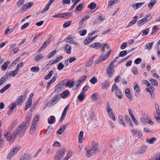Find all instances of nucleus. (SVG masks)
Masks as SVG:
<instances>
[{
	"label": "nucleus",
	"instance_id": "1",
	"mask_svg": "<svg viewBox=\"0 0 160 160\" xmlns=\"http://www.w3.org/2000/svg\"><path fill=\"white\" fill-rule=\"evenodd\" d=\"M28 126H27V124H26L24 122H23L19 125L18 128L15 130L12 135H11V133L10 132L5 131L4 135L8 141L12 142L17 137V135L19 134L22 130H25L26 129Z\"/></svg>",
	"mask_w": 160,
	"mask_h": 160
},
{
	"label": "nucleus",
	"instance_id": "2",
	"mask_svg": "<svg viewBox=\"0 0 160 160\" xmlns=\"http://www.w3.org/2000/svg\"><path fill=\"white\" fill-rule=\"evenodd\" d=\"M66 150L64 148L59 149L55 154L54 160H60L64 156Z\"/></svg>",
	"mask_w": 160,
	"mask_h": 160
},
{
	"label": "nucleus",
	"instance_id": "3",
	"mask_svg": "<svg viewBox=\"0 0 160 160\" xmlns=\"http://www.w3.org/2000/svg\"><path fill=\"white\" fill-rule=\"evenodd\" d=\"M151 18V14H147L145 16L144 18L139 20L138 21L137 25L139 27L141 26L147 22V21H149Z\"/></svg>",
	"mask_w": 160,
	"mask_h": 160
},
{
	"label": "nucleus",
	"instance_id": "4",
	"mask_svg": "<svg viewBox=\"0 0 160 160\" xmlns=\"http://www.w3.org/2000/svg\"><path fill=\"white\" fill-rule=\"evenodd\" d=\"M110 51L111 50H110L105 55L103 54L99 56L98 59L95 61V64H98L100 62H102L108 58L110 55Z\"/></svg>",
	"mask_w": 160,
	"mask_h": 160
},
{
	"label": "nucleus",
	"instance_id": "5",
	"mask_svg": "<svg viewBox=\"0 0 160 160\" xmlns=\"http://www.w3.org/2000/svg\"><path fill=\"white\" fill-rule=\"evenodd\" d=\"M60 98L59 94L55 95L50 101L49 103L52 106L57 103Z\"/></svg>",
	"mask_w": 160,
	"mask_h": 160
},
{
	"label": "nucleus",
	"instance_id": "6",
	"mask_svg": "<svg viewBox=\"0 0 160 160\" xmlns=\"http://www.w3.org/2000/svg\"><path fill=\"white\" fill-rule=\"evenodd\" d=\"M114 68V65H112L111 64L106 69V72L108 74L109 78H111L112 77L113 73L114 72L113 69Z\"/></svg>",
	"mask_w": 160,
	"mask_h": 160
},
{
	"label": "nucleus",
	"instance_id": "7",
	"mask_svg": "<svg viewBox=\"0 0 160 160\" xmlns=\"http://www.w3.org/2000/svg\"><path fill=\"white\" fill-rule=\"evenodd\" d=\"M110 82L108 79L106 80L104 82H102L101 85L102 88L103 89L108 90L110 86Z\"/></svg>",
	"mask_w": 160,
	"mask_h": 160
},
{
	"label": "nucleus",
	"instance_id": "8",
	"mask_svg": "<svg viewBox=\"0 0 160 160\" xmlns=\"http://www.w3.org/2000/svg\"><path fill=\"white\" fill-rule=\"evenodd\" d=\"M131 131L134 136L137 137L138 138H140L142 135V133L141 132H138L137 130L131 129Z\"/></svg>",
	"mask_w": 160,
	"mask_h": 160
},
{
	"label": "nucleus",
	"instance_id": "9",
	"mask_svg": "<svg viewBox=\"0 0 160 160\" xmlns=\"http://www.w3.org/2000/svg\"><path fill=\"white\" fill-rule=\"evenodd\" d=\"M85 150L86 151V156L88 158L91 157L92 155L96 154V153H98V152H95L94 150L92 148L90 150H87L85 148Z\"/></svg>",
	"mask_w": 160,
	"mask_h": 160
},
{
	"label": "nucleus",
	"instance_id": "10",
	"mask_svg": "<svg viewBox=\"0 0 160 160\" xmlns=\"http://www.w3.org/2000/svg\"><path fill=\"white\" fill-rule=\"evenodd\" d=\"M115 147H114L115 149H116V150H119L120 149L122 148L123 145V144L121 141H118L115 143Z\"/></svg>",
	"mask_w": 160,
	"mask_h": 160
},
{
	"label": "nucleus",
	"instance_id": "11",
	"mask_svg": "<svg viewBox=\"0 0 160 160\" xmlns=\"http://www.w3.org/2000/svg\"><path fill=\"white\" fill-rule=\"evenodd\" d=\"M102 46V43L97 42L94 43L93 44L89 45V47L92 48L96 49H98L99 48L101 47Z\"/></svg>",
	"mask_w": 160,
	"mask_h": 160
},
{
	"label": "nucleus",
	"instance_id": "12",
	"mask_svg": "<svg viewBox=\"0 0 160 160\" xmlns=\"http://www.w3.org/2000/svg\"><path fill=\"white\" fill-rule=\"evenodd\" d=\"M70 107V105L69 104H68L66 106L65 108L62 113V114L61 116V118H60V121L61 122L62 121V120L63 119V118H64L65 117V115L66 114V112L67 111V110L69 109Z\"/></svg>",
	"mask_w": 160,
	"mask_h": 160
},
{
	"label": "nucleus",
	"instance_id": "13",
	"mask_svg": "<svg viewBox=\"0 0 160 160\" xmlns=\"http://www.w3.org/2000/svg\"><path fill=\"white\" fill-rule=\"evenodd\" d=\"M125 93L127 97L130 100H132V98L131 94L130 92V90L129 88H128L126 89Z\"/></svg>",
	"mask_w": 160,
	"mask_h": 160
},
{
	"label": "nucleus",
	"instance_id": "14",
	"mask_svg": "<svg viewBox=\"0 0 160 160\" xmlns=\"http://www.w3.org/2000/svg\"><path fill=\"white\" fill-rule=\"evenodd\" d=\"M32 103V98L29 97L28 99V101L26 102V105L25 106L24 109L25 110H27L29 108L30 106Z\"/></svg>",
	"mask_w": 160,
	"mask_h": 160
},
{
	"label": "nucleus",
	"instance_id": "15",
	"mask_svg": "<svg viewBox=\"0 0 160 160\" xmlns=\"http://www.w3.org/2000/svg\"><path fill=\"white\" fill-rule=\"evenodd\" d=\"M36 124L34 122H32L30 129V134H32L34 133L36 130Z\"/></svg>",
	"mask_w": 160,
	"mask_h": 160
},
{
	"label": "nucleus",
	"instance_id": "16",
	"mask_svg": "<svg viewBox=\"0 0 160 160\" xmlns=\"http://www.w3.org/2000/svg\"><path fill=\"white\" fill-rule=\"evenodd\" d=\"M147 148V147L145 146L141 147L137 151V153L139 154L144 153Z\"/></svg>",
	"mask_w": 160,
	"mask_h": 160
},
{
	"label": "nucleus",
	"instance_id": "17",
	"mask_svg": "<svg viewBox=\"0 0 160 160\" xmlns=\"http://www.w3.org/2000/svg\"><path fill=\"white\" fill-rule=\"evenodd\" d=\"M66 52L68 54H71V48L69 45L67 44L64 47Z\"/></svg>",
	"mask_w": 160,
	"mask_h": 160
},
{
	"label": "nucleus",
	"instance_id": "18",
	"mask_svg": "<svg viewBox=\"0 0 160 160\" xmlns=\"http://www.w3.org/2000/svg\"><path fill=\"white\" fill-rule=\"evenodd\" d=\"M154 118L158 123H160V111H156L154 114Z\"/></svg>",
	"mask_w": 160,
	"mask_h": 160
},
{
	"label": "nucleus",
	"instance_id": "19",
	"mask_svg": "<svg viewBox=\"0 0 160 160\" xmlns=\"http://www.w3.org/2000/svg\"><path fill=\"white\" fill-rule=\"evenodd\" d=\"M57 78V76H54L52 78L48 83V85L46 87V89L48 90L49 89L51 84L53 83L56 81Z\"/></svg>",
	"mask_w": 160,
	"mask_h": 160
},
{
	"label": "nucleus",
	"instance_id": "20",
	"mask_svg": "<svg viewBox=\"0 0 160 160\" xmlns=\"http://www.w3.org/2000/svg\"><path fill=\"white\" fill-rule=\"evenodd\" d=\"M67 126V125L61 126L60 128L57 131V133L58 134H61Z\"/></svg>",
	"mask_w": 160,
	"mask_h": 160
},
{
	"label": "nucleus",
	"instance_id": "21",
	"mask_svg": "<svg viewBox=\"0 0 160 160\" xmlns=\"http://www.w3.org/2000/svg\"><path fill=\"white\" fill-rule=\"evenodd\" d=\"M15 103H13L10 108L9 110L7 113V114L8 115H11L13 112L14 108L15 107Z\"/></svg>",
	"mask_w": 160,
	"mask_h": 160
},
{
	"label": "nucleus",
	"instance_id": "22",
	"mask_svg": "<svg viewBox=\"0 0 160 160\" xmlns=\"http://www.w3.org/2000/svg\"><path fill=\"white\" fill-rule=\"evenodd\" d=\"M10 63V62L9 61H7L4 62L1 68L2 71H5L8 68V66Z\"/></svg>",
	"mask_w": 160,
	"mask_h": 160
},
{
	"label": "nucleus",
	"instance_id": "23",
	"mask_svg": "<svg viewBox=\"0 0 160 160\" xmlns=\"http://www.w3.org/2000/svg\"><path fill=\"white\" fill-rule=\"evenodd\" d=\"M153 43V42H152L147 43L145 46L144 49L145 50L147 49L149 50H151Z\"/></svg>",
	"mask_w": 160,
	"mask_h": 160
},
{
	"label": "nucleus",
	"instance_id": "24",
	"mask_svg": "<svg viewBox=\"0 0 160 160\" xmlns=\"http://www.w3.org/2000/svg\"><path fill=\"white\" fill-rule=\"evenodd\" d=\"M98 144L94 142H92V149L94 150L95 152H99V150L98 148Z\"/></svg>",
	"mask_w": 160,
	"mask_h": 160
},
{
	"label": "nucleus",
	"instance_id": "25",
	"mask_svg": "<svg viewBox=\"0 0 160 160\" xmlns=\"http://www.w3.org/2000/svg\"><path fill=\"white\" fill-rule=\"evenodd\" d=\"M23 98V96H20L17 99L14 103H15V106L16 105H18L20 103H22L23 101V100L22 99Z\"/></svg>",
	"mask_w": 160,
	"mask_h": 160
},
{
	"label": "nucleus",
	"instance_id": "26",
	"mask_svg": "<svg viewBox=\"0 0 160 160\" xmlns=\"http://www.w3.org/2000/svg\"><path fill=\"white\" fill-rule=\"evenodd\" d=\"M56 121L55 117L53 116H51L48 120V122L49 124L54 123Z\"/></svg>",
	"mask_w": 160,
	"mask_h": 160
},
{
	"label": "nucleus",
	"instance_id": "27",
	"mask_svg": "<svg viewBox=\"0 0 160 160\" xmlns=\"http://www.w3.org/2000/svg\"><path fill=\"white\" fill-rule=\"evenodd\" d=\"M49 43L46 40L43 43L42 46L40 48V49L38 50V52H40L42 50L43 48H45L49 44Z\"/></svg>",
	"mask_w": 160,
	"mask_h": 160
},
{
	"label": "nucleus",
	"instance_id": "28",
	"mask_svg": "<svg viewBox=\"0 0 160 160\" xmlns=\"http://www.w3.org/2000/svg\"><path fill=\"white\" fill-rule=\"evenodd\" d=\"M31 159V157L30 155L28 154H25L22 157L20 160H30Z\"/></svg>",
	"mask_w": 160,
	"mask_h": 160
},
{
	"label": "nucleus",
	"instance_id": "29",
	"mask_svg": "<svg viewBox=\"0 0 160 160\" xmlns=\"http://www.w3.org/2000/svg\"><path fill=\"white\" fill-rule=\"evenodd\" d=\"M125 118L126 122L128 123L129 126L132 127L133 125L132 123V122L131 119L129 118V116L128 115H125Z\"/></svg>",
	"mask_w": 160,
	"mask_h": 160
},
{
	"label": "nucleus",
	"instance_id": "30",
	"mask_svg": "<svg viewBox=\"0 0 160 160\" xmlns=\"http://www.w3.org/2000/svg\"><path fill=\"white\" fill-rule=\"evenodd\" d=\"M85 96L84 92H82L78 96V98L80 102H82L84 100Z\"/></svg>",
	"mask_w": 160,
	"mask_h": 160
},
{
	"label": "nucleus",
	"instance_id": "31",
	"mask_svg": "<svg viewBox=\"0 0 160 160\" xmlns=\"http://www.w3.org/2000/svg\"><path fill=\"white\" fill-rule=\"evenodd\" d=\"M116 95L117 97L120 99L122 98V92L120 90H117L115 92Z\"/></svg>",
	"mask_w": 160,
	"mask_h": 160
},
{
	"label": "nucleus",
	"instance_id": "32",
	"mask_svg": "<svg viewBox=\"0 0 160 160\" xmlns=\"http://www.w3.org/2000/svg\"><path fill=\"white\" fill-rule=\"evenodd\" d=\"M43 55L41 54H39L35 56L34 58V59L35 61L38 62L39 60L43 59Z\"/></svg>",
	"mask_w": 160,
	"mask_h": 160
},
{
	"label": "nucleus",
	"instance_id": "33",
	"mask_svg": "<svg viewBox=\"0 0 160 160\" xmlns=\"http://www.w3.org/2000/svg\"><path fill=\"white\" fill-rule=\"evenodd\" d=\"M156 1L155 0H151L150 2L148 4V7L150 9H151L156 3Z\"/></svg>",
	"mask_w": 160,
	"mask_h": 160
},
{
	"label": "nucleus",
	"instance_id": "34",
	"mask_svg": "<svg viewBox=\"0 0 160 160\" xmlns=\"http://www.w3.org/2000/svg\"><path fill=\"white\" fill-rule=\"evenodd\" d=\"M94 57L95 56H92L87 62L86 63V66L89 67L92 64Z\"/></svg>",
	"mask_w": 160,
	"mask_h": 160
},
{
	"label": "nucleus",
	"instance_id": "35",
	"mask_svg": "<svg viewBox=\"0 0 160 160\" xmlns=\"http://www.w3.org/2000/svg\"><path fill=\"white\" fill-rule=\"evenodd\" d=\"M20 148L18 147H14L10 151L13 153V154L17 153V152L19 150Z\"/></svg>",
	"mask_w": 160,
	"mask_h": 160
},
{
	"label": "nucleus",
	"instance_id": "36",
	"mask_svg": "<svg viewBox=\"0 0 160 160\" xmlns=\"http://www.w3.org/2000/svg\"><path fill=\"white\" fill-rule=\"evenodd\" d=\"M74 85V82L71 80H68L67 82L66 86H68L69 88H71Z\"/></svg>",
	"mask_w": 160,
	"mask_h": 160
},
{
	"label": "nucleus",
	"instance_id": "37",
	"mask_svg": "<svg viewBox=\"0 0 160 160\" xmlns=\"http://www.w3.org/2000/svg\"><path fill=\"white\" fill-rule=\"evenodd\" d=\"M151 84L153 86H157L158 83L157 81L152 78H150L148 79Z\"/></svg>",
	"mask_w": 160,
	"mask_h": 160
},
{
	"label": "nucleus",
	"instance_id": "38",
	"mask_svg": "<svg viewBox=\"0 0 160 160\" xmlns=\"http://www.w3.org/2000/svg\"><path fill=\"white\" fill-rule=\"evenodd\" d=\"M65 81H62L60 82L58 85L57 86L60 89L63 90L64 89V85L65 84Z\"/></svg>",
	"mask_w": 160,
	"mask_h": 160
},
{
	"label": "nucleus",
	"instance_id": "39",
	"mask_svg": "<svg viewBox=\"0 0 160 160\" xmlns=\"http://www.w3.org/2000/svg\"><path fill=\"white\" fill-rule=\"evenodd\" d=\"M69 93V92L68 90H65L61 94V97L64 98H65L68 96Z\"/></svg>",
	"mask_w": 160,
	"mask_h": 160
},
{
	"label": "nucleus",
	"instance_id": "40",
	"mask_svg": "<svg viewBox=\"0 0 160 160\" xmlns=\"http://www.w3.org/2000/svg\"><path fill=\"white\" fill-rule=\"evenodd\" d=\"M96 4L94 2L91 3L90 4H89L88 6V7L91 10L95 9L96 8Z\"/></svg>",
	"mask_w": 160,
	"mask_h": 160
},
{
	"label": "nucleus",
	"instance_id": "41",
	"mask_svg": "<svg viewBox=\"0 0 160 160\" xmlns=\"http://www.w3.org/2000/svg\"><path fill=\"white\" fill-rule=\"evenodd\" d=\"M143 3H137L134 5H133L132 7L135 9H137L138 8H140Z\"/></svg>",
	"mask_w": 160,
	"mask_h": 160
},
{
	"label": "nucleus",
	"instance_id": "42",
	"mask_svg": "<svg viewBox=\"0 0 160 160\" xmlns=\"http://www.w3.org/2000/svg\"><path fill=\"white\" fill-rule=\"evenodd\" d=\"M108 116L110 118H111L113 120L115 121L116 120L115 115L113 113L112 111L111 112H108Z\"/></svg>",
	"mask_w": 160,
	"mask_h": 160
},
{
	"label": "nucleus",
	"instance_id": "43",
	"mask_svg": "<svg viewBox=\"0 0 160 160\" xmlns=\"http://www.w3.org/2000/svg\"><path fill=\"white\" fill-rule=\"evenodd\" d=\"M83 4L82 3H81L79 4L78 5L75 10V12H76V10H77L78 11H81L82 8H83Z\"/></svg>",
	"mask_w": 160,
	"mask_h": 160
},
{
	"label": "nucleus",
	"instance_id": "44",
	"mask_svg": "<svg viewBox=\"0 0 160 160\" xmlns=\"http://www.w3.org/2000/svg\"><path fill=\"white\" fill-rule=\"evenodd\" d=\"M142 82L145 84H146V85L148 87L150 88L152 90V88H153V87L150 84L149 82L147 80H143L142 81Z\"/></svg>",
	"mask_w": 160,
	"mask_h": 160
},
{
	"label": "nucleus",
	"instance_id": "45",
	"mask_svg": "<svg viewBox=\"0 0 160 160\" xmlns=\"http://www.w3.org/2000/svg\"><path fill=\"white\" fill-rule=\"evenodd\" d=\"M148 28L146 29L145 30H142L139 33V34L138 35V36L137 37V38L141 34V32H142V36H144L145 35H147L148 34Z\"/></svg>",
	"mask_w": 160,
	"mask_h": 160
},
{
	"label": "nucleus",
	"instance_id": "46",
	"mask_svg": "<svg viewBox=\"0 0 160 160\" xmlns=\"http://www.w3.org/2000/svg\"><path fill=\"white\" fill-rule=\"evenodd\" d=\"M31 70L32 72H38L39 71V68L37 66L32 67L31 68Z\"/></svg>",
	"mask_w": 160,
	"mask_h": 160
},
{
	"label": "nucleus",
	"instance_id": "47",
	"mask_svg": "<svg viewBox=\"0 0 160 160\" xmlns=\"http://www.w3.org/2000/svg\"><path fill=\"white\" fill-rule=\"evenodd\" d=\"M53 72V71L52 70H51L50 71L48 74L45 77L44 79L47 80L50 79L51 77L52 76Z\"/></svg>",
	"mask_w": 160,
	"mask_h": 160
},
{
	"label": "nucleus",
	"instance_id": "48",
	"mask_svg": "<svg viewBox=\"0 0 160 160\" xmlns=\"http://www.w3.org/2000/svg\"><path fill=\"white\" fill-rule=\"evenodd\" d=\"M136 83V85L134 87V89L135 92H140V89L139 88V87L137 83L136 82H134V84Z\"/></svg>",
	"mask_w": 160,
	"mask_h": 160
},
{
	"label": "nucleus",
	"instance_id": "49",
	"mask_svg": "<svg viewBox=\"0 0 160 160\" xmlns=\"http://www.w3.org/2000/svg\"><path fill=\"white\" fill-rule=\"evenodd\" d=\"M64 18H68L72 16V14L70 12H67L64 13Z\"/></svg>",
	"mask_w": 160,
	"mask_h": 160
},
{
	"label": "nucleus",
	"instance_id": "50",
	"mask_svg": "<svg viewBox=\"0 0 160 160\" xmlns=\"http://www.w3.org/2000/svg\"><path fill=\"white\" fill-rule=\"evenodd\" d=\"M156 140V138L155 137H153L151 138L147 139V142L148 143L150 144H152L154 141Z\"/></svg>",
	"mask_w": 160,
	"mask_h": 160
},
{
	"label": "nucleus",
	"instance_id": "51",
	"mask_svg": "<svg viewBox=\"0 0 160 160\" xmlns=\"http://www.w3.org/2000/svg\"><path fill=\"white\" fill-rule=\"evenodd\" d=\"M106 48L108 50L109 48V46L107 44L104 43L103 45L101 50V52H104L105 51V48Z\"/></svg>",
	"mask_w": 160,
	"mask_h": 160
},
{
	"label": "nucleus",
	"instance_id": "52",
	"mask_svg": "<svg viewBox=\"0 0 160 160\" xmlns=\"http://www.w3.org/2000/svg\"><path fill=\"white\" fill-rule=\"evenodd\" d=\"M90 82L92 84H94L97 82V79L95 77H93L90 80Z\"/></svg>",
	"mask_w": 160,
	"mask_h": 160
},
{
	"label": "nucleus",
	"instance_id": "53",
	"mask_svg": "<svg viewBox=\"0 0 160 160\" xmlns=\"http://www.w3.org/2000/svg\"><path fill=\"white\" fill-rule=\"evenodd\" d=\"M98 95V94L95 92L93 93L91 96V98L92 100H95L97 99V97Z\"/></svg>",
	"mask_w": 160,
	"mask_h": 160
},
{
	"label": "nucleus",
	"instance_id": "54",
	"mask_svg": "<svg viewBox=\"0 0 160 160\" xmlns=\"http://www.w3.org/2000/svg\"><path fill=\"white\" fill-rule=\"evenodd\" d=\"M31 118L30 116H28L26 118V121L25 122L26 124H27V126H29L31 122Z\"/></svg>",
	"mask_w": 160,
	"mask_h": 160
},
{
	"label": "nucleus",
	"instance_id": "55",
	"mask_svg": "<svg viewBox=\"0 0 160 160\" xmlns=\"http://www.w3.org/2000/svg\"><path fill=\"white\" fill-rule=\"evenodd\" d=\"M146 90L147 92H149V93L152 98H154V94L153 91H151L148 88H146Z\"/></svg>",
	"mask_w": 160,
	"mask_h": 160
},
{
	"label": "nucleus",
	"instance_id": "56",
	"mask_svg": "<svg viewBox=\"0 0 160 160\" xmlns=\"http://www.w3.org/2000/svg\"><path fill=\"white\" fill-rule=\"evenodd\" d=\"M71 23V21H68L65 22L63 24V27L64 28H66L70 26Z\"/></svg>",
	"mask_w": 160,
	"mask_h": 160
},
{
	"label": "nucleus",
	"instance_id": "57",
	"mask_svg": "<svg viewBox=\"0 0 160 160\" xmlns=\"http://www.w3.org/2000/svg\"><path fill=\"white\" fill-rule=\"evenodd\" d=\"M39 115L38 114H36L32 122H34L36 124V123L39 121Z\"/></svg>",
	"mask_w": 160,
	"mask_h": 160
},
{
	"label": "nucleus",
	"instance_id": "58",
	"mask_svg": "<svg viewBox=\"0 0 160 160\" xmlns=\"http://www.w3.org/2000/svg\"><path fill=\"white\" fill-rule=\"evenodd\" d=\"M56 52V50H54L52 51L48 54L47 56V58H50L52 57L55 55Z\"/></svg>",
	"mask_w": 160,
	"mask_h": 160
},
{
	"label": "nucleus",
	"instance_id": "59",
	"mask_svg": "<svg viewBox=\"0 0 160 160\" xmlns=\"http://www.w3.org/2000/svg\"><path fill=\"white\" fill-rule=\"evenodd\" d=\"M138 16L136 15L133 18L135 19H133L130 22L129 24H131L132 25H133L135 24L136 22L137 21Z\"/></svg>",
	"mask_w": 160,
	"mask_h": 160
},
{
	"label": "nucleus",
	"instance_id": "60",
	"mask_svg": "<svg viewBox=\"0 0 160 160\" xmlns=\"http://www.w3.org/2000/svg\"><path fill=\"white\" fill-rule=\"evenodd\" d=\"M127 52L126 50H124L121 52L119 54V56L123 57L126 55L127 53Z\"/></svg>",
	"mask_w": 160,
	"mask_h": 160
},
{
	"label": "nucleus",
	"instance_id": "61",
	"mask_svg": "<svg viewBox=\"0 0 160 160\" xmlns=\"http://www.w3.org/2000/svg\"><path fill=\"white\" fill-rule=\"evenodd\" d=\"M118 89V87L117 86L116 84L114 83L113 86L112 87V88L111 89V91L112 92H114L115 90H116L117 91V90H119Z\"/></svg>",
	"mask_w": 160,
	"mask_h": 160
},
{
	"label": "nucleus",
	"instance_id": "62",
	"mask_svg": "<svg viewBox=\"0 0 160 160\" xmlns=\"http://www.w3.org/2000/svg\"><path fill=\"white\" fill-rule=\"evenodd\" d=\"M14 155L13 153L11 151L8 152V155L7 156V158L8 159L10 160L12 158Z\"/></svg>",
	"mask_w": 160,
	"mask_h": 160
},
{
	"label": "nucleus",
	"instance_id": "63",
	"mask_svg": "<svg viewBox=\"0 0 160 160\" xmlns=\"http://www.w3.org/2000/svg\"><path fill=\"white\" fill-rule=\"evenodd\" d=\"M20 57H18L12 62L10 65L11 66L12 64L16 65L17 64V62H18L20 61Z\"/></svg>",
	"mask_w": 160,
	"mask_h": 160
},
{
	"label": "nucleus",
	"instance_id": "64",
	"mask_svg": "<svg viewBox=\"0 0 160 160\" xmlns=\"http://www.w3.org/2000/svg\"><path fill=\"white\" fill-rule=\"evenodd\" d=\"M72 39V37L70 35H69L66 38L65 40L67 43H69Z\"/></svg>",
	"mask_w": 160,
	"mask_h": 160
}]
</instances>
